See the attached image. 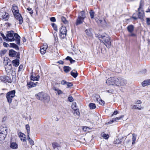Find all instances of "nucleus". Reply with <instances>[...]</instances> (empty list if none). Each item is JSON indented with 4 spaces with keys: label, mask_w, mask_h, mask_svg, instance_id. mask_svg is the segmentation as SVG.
I'll use <instances>...</instances> for the list:
<instances>
[{
    "label": "nucleus",
    "mask_w": 150,
    "mask_h": 150,
    "mask_svg": "<svg viewBox=\"0 0 150 150\" xmlns=\"http://www.w3.org/2000/svg\"><path fill=\"white\" fill-rule=\"evenodd\" d=\"M9 55L10 56L14 57L16 54V52L13 50H11L9 52Z\"/></svg>",
    "instance_id": "20"
},
{
    "label": "nucleus",
    "mask_w": 150,
    "mask_h": 150,
    "mask_svg": "<svg viewBox=\"0 0 150 150\" xmlns=\"http://www.w3.org/2000/svg\"><path fill=\"white\" fill-rule=\"evenodd\" d=\"M70 62L71 63H73V62H75V61L74 60L72 59L71 58V60H70Z\"/></svg>",
    "instance_id": "64"
},
{
    "label": "nucleus",
    "mask_w": 150,
    "mask_h": 150,
    "mask_svg": "<svg viewBox=\"0 0 150 150\" xmlns=\"http://www.w3.org/2000/svg\"><path fill=\"white\" fill-rule=\"evenodd\" d=\"M106 83L109 85L120 87L125 86L127 83V81L120 77H112L108 79L106 81Z\"/></svg>",
    "instance_id": "1"
},
{
    "label": "nucleus",
    "mask_w": 150,
    "mask_h": 150,
    "mask_svg": "<svg viewBox=\"0 0 150 150\" xmlns=\"http://www.w3.org/2000/svg\"><path fill=\"white\" fill-rule=\"evenodd\" d=\"M61 33L60 36L63 38L66 37L67 34V29L65 27L62 26L60 30Z\"/></svg>",
    "instance_id": "7"
},
{
    "label": "nucleus",
    "mask_w": 150,
    "mask_h": 150,
    "mask_svg": "<svg viewBox=\"0 0 150 150\" xmlns=\"http://www.w3.org/2000/svg\"><path fill=\"white\" fill-rule=\"evenodd\" d=\"M12 10L15 18L19 21V23L21 24L23 22V18L19 13V10L17 6L13 5L12 8Z\"/></svg>",
    "instance_id": "3"
},
{
    "label": "nucleus",
    "mask_w": 150,
    "mask_h": 150,
    "mask_svg": "<svg viewBox=\"0 0 150 150\" xmlns=\"http://www.w3.org/2000/svg\"><path fill=\"white\" fill-rule=\"evenodd\" d=\"M64 71L66 73L69 72L71 69V68L68 66H65L64 67Z\"/></svg>",
    "instance_id": "32"
},
{
    "label": "nucleus",
    "mask_w": 150,
    "mask_h": 150,
    "mask_svg": "<svg viewBox=\"0 0 150 150\" xmlns=\"http://www.w3.org/2000/svg\"><path fill=\"white\" fill-rule=\"evenodd\" d=\"M7 134V133L0 132V143L4 141Z\"/></svg>",
    "instance_id": "13"
},
{
    "label": "nucleus",
    "mask_w": 150,
    "mask_h": 150,
    "mask_svg": "<svg viewBox=\"0 0 150 150\" xmlns=\"http://www.w3.org/2000/svg\"><path fill=\"white\" fill-rule=\"evenodd\" d=\"M113 91L112 90H108V91H107V93H113L112 92Z\"/></svg>",
    "instance_id": "63"
},
{
    "label": "nucleus",
    "mask_w": 150,
    "mask_h": 150,
    "mask_svg": "<svg viewBox=\"0 0 150 150\" xmlns=\"http://www.w3.org/2000/svg\"><path fill=\"white\" fill-rule=\"evenodd\" d=\"M122 117H123V116H122L121 117H117L113 118L111 122H108V124H111L114 122L116 121V120H119Z\"/></svg>",
    "instance_id": "31"
},
{
    "label": "nucleus",
    "mask_w": 150,
    "mask_h": 150,
    "mask_svg": "<svg viewBox=\"0 0 150 150\" xmlns=\"http://www.w3.org/2000/svg\"><path fill=\"white\" fill-rule=\"evenodd\" d=\"M85 32L89 36L91 35V32L89 30H85Z\"/></svg>",
    "instance_id": "43"
},
{
    "label": "nucleus",
    "mask_w": 150,
    "mask_h": 150,
    "mask_svg": "<svg viewBox=\"0 0 150 150\" xmlns=\"http://www.w3.org/2000/svg\"><path fill=\"white\" fill-rule=\"evenodd\" d=\"M52 146L54 149H58L60 147L59 144L56 142H53L52 144Z\"/></svg>",
    "instance_id": "26"
},
{
    "label": "nucleus",
    "mask_w": 150,
    "mask_h": 150,
    "mask_svg": "<svg viewBox=\"0 0 150 150\" xmlns=\"http://www.w3.org/2000/svg\"><path fill=\"white\" fill-rule=\"evenodd\" d=\"M28 140L29 141L30 143L32 146L34 144V142L32 140L30 139L29 137V135L28 134Z\"/></svg>",
    "instance_id": "35"
},
{
    "label": "nucleus",
    "mask_w": 150,
    "mask_h": 150,
    "mask_svg": "<svg viewBox=\"0 0 150 150\" xmlns=\"http://www.w3.org/2000/svg\"><path fill=\"white\" fill-rule=\"evenodd\" d=\"M83 18H80V17H78L76 22V25H78L81 24H82L83 21L84 19Z\"/></svg>",
    "instance_id": "17"
},
{
    "label": "nucleus",
    "mask_w": 150,
    "mask_h": 150,
    "mask_svg": "<svg viewBox=\"0 0 150 150\" xmlns=\"http://www.w3.org/2000/svg\"><path fill=\"white\" fill-rule=\"evenodd\" d=\"M1 36H2V37H3V39L4 40H6V37L2 33H1Z\"/></svg>",
    "instance_id": "58"
},
{
    "label": "nucleus",
    "mask_w": 150,
    "mask_h": 150,
    "mask_svg": "<svg viewBox=\"0 0 150 150\" xmlns=\"http://www.w3.org/2000/svg\"><path fill=\"white\" fill-rule=\"evenodd\" d=\"M6 51L5 50H2L0 51V55L1 56L4 55L6 52Z\"/></svg>",
    "instance_id": "39"
},
{
    "label": "nucleus",
    "mask_w": 150,
    "mask_h": 150,
    "mask_svg": "<svg viewBox=\"0 0 150 150\" xmlns=\"http://www.w3.org/2000/svg\"><path fill=\"white\" fill-rule=\"evenodd\" d=\"M52 26L53 27L54 29L56 31L57 30V28L56 25L54 23H53L52 24Z\"/></svg>",
    "instance_id": "42"
},
{
    "label": "nucleus",
    "mask_w": 150,
    "mask_h": 150,
    "mask_svg": "<svg viewBox=\"0 0 150 150\" xmlns=\"http://www.w3.org/2000/svg\"><path fill=\"white\" fill-rule=\"evenodd\" d=\"M57 63H58L59 64H64V62L62 60H60L59 61L57 62Z\"/></svg>",
    "instance_id": "59"
},
{
    "label": "nucleus",
    "mask_w": 150,
    "mask_h": 150,
    "mask_svg": "<svg viewBox=\"0 0 150 150\" xmlns=\"http://www.w3.org/2000/svg\"><path fill=\"white\" fill-rule=\"evenodd\" d=\"M15 96V94H6V97L7 101L9 103H11L12 98Z\"/></svg>",
    "instance_id": "15"
},
{
    "label": "nucleus",
    "mask_w": 150,
    "mask_h": 150,
    "mask_svg": "<svg viewBox=\"0 0 150 150\" xmlns=\"http://www.w3.org/2000/svg\"><path fill=\"white\" fill-rule=\"evenodd\" d=\"M118 112L117 111H115L112 115H116L117 114Z\"/></svg>",
    "instance_id": "61"
},
{
    "label": "nucleus",
    "mask_w": 150,
    "mask_h": 150,
    "mask_svg": "<svg viewBox=\"0 0 150 150\" xmlns=\"http://www.w3.org/2000/svg\"><path fill=\"white\" fill-rule=\"evenodd\" d=\"M15 93L16 91L15 90H13L8 92L7 93V94H15Z\"/></svg>",
    "instance_id": "50"
},
{
    "label": "nucleus",
    "mask_w": 150,
    "mask_h": 150,
    "mask_svg": "<svg viewBox=\"0 0 150 150\" xmlns=\"http://www.w3.org/2000/svg\"><path fill=\"white\" fill-rule=\"evenodd\" d=\"M37 83H38L37 82L35 83L32 82H30L28 83L27 85L29 88H31L35 86Z\"/></svg>",
    "instance_id": "22"
},
{
    "label": "nucleus",
    "mask_w": 150,
    "mask_h": 150,
    "mask_svg": "<svg viewBox=\"0 0 150 150\" xmlns=\"http://www.w3.org/2000/svg\"><path fill=\"white\" fill-rule=\"evenodd\" d=\"M76 103H74L72 105L71 107L74 110V109H76Z\"/></svg>",
    "instance_id": "48"
},
{
    "label": "nucleus",
    "mask_w": 150,
    "mask_h": 150,
    "mask_svg": "<svg viewBox=\"0 0 150 150\" xmlns=\"http://www.w3.org/2000/svg\"><path fill=\"white\" fill-rule=\"evenodd\" d=\"M26 128L27 130L28 134H29L30 133V127L29 125H26Z\"/></svg>",
    "instance_id": "40"
},
{
    "label": "nucleus",
    "mask_w": 150,
    "mask_h": 150,
    "mask_svg": "<svg viewBox=\"0 0 150 150\" xmlns=\"http://www.w3.org/2000/svg\"><path fill=\"white\" fill-rule=\"evenodd\" d=\"M88 106L90 109H94L96 108L95 104L93 103H90L89 104Z\"/></svg>",
    "instance_id": "29"
},
{
    "label": "nucleus",
    "mask_w": 150,
    "mask_h": 150,
    "mask_svg": "<svg viewBox=\"0 0 150 150\" xmlns=\"http://www.w3.org/2000/svg\"><path fill=\"white\" fill-rule=\"evenodd\" d=\"M142 6L140 3V6L138 8V17L139 18H142L144 16V12L142 9Z\"/></svg>",
    "instance_id": "8"
},
{
    "label": "nucleus",
    "mask_w": 150,
    "mask_h": 150,
    "mask_svg": "<svg viewBox=\"0 0 150 150\" xmlns=\"http://www.w3.org/2000/svg\"><path fill=\"white\" fill-rule=\"evenodd\" d=\"M8 128L5 125H1L0 127V132L7 133Z\"/></svg>",
    "instance_id": "11"
},
{
    "label": "nucleus",
    "mask_w": 150,
    "mask_h": 150,
    "mask_svg": "<svg viewBox=\"0 0 150 150\" xmlns=\"http://www.w3.org/2000/svg\"><path fill=\"white\" fill-rule=\"evenodd\" d=\"M40 78V76H34L33 75H32L30 77L31 80L33 81H38Z\"/></svg>",
    "instance_id": "23"
},
{
    "label": "nucleus",
    "mask_w": 150,
    "mask_h": 150,
    "mask_svg": "<svg viewBox=\"0 0 150 150\" xmlns=\"http://www.w3.org/2000/svg\"><path fill=\"white\" fill-rule=\"evenodd\" d=\"M11 47L13 48H16L17 47V45L14 43H10Z\"/></svg>",
    "instance_id": "47"
},
{
    "label": "nucleus",
    "mask_w": 150,
    "mask_h": 150,
    "mask_svg": "<svg viewBox=\"0 0 150 150\" xmlns=\"http://www.w3.org/2000/svg\"><path fill=\"white\" fill-rule=\"evenodd\" d=\"M67 82L65 80H63L61 82V84L62 85H66Z\"/></svg>",
    "instance_id": "52"
},
{
    "label": "nucleus",
    "mask_w": 150,
    "mask_h": 150,
    "mask_svg": "<svg viewBox=\"0 0 150 150\" xmlns=\"http://www.w3.org/2000/svg\"><path fill=\"white\" fill-rule=\"evenodd\" d=\"M18 135L22 141L25 142L26 140L25 137V135L23 133L21 132H19Z\"/></svg>",
    "instance_id": "14"
},
{
    "label": "nucleus",
    "mask_w": 150,
    "mask_h": 150,
    "mask_svg": "<svg viewBox=\"0 0 150 150\" xmlns=\"http://www.w3.org/2000/svg\"><path fill=\"white\" fill-rule=\"evenodd\" d=\"M132 108V109H138L139 110H140L143 108L142 107L139 108L138 107H137V105H134L133 106Z\"/></svg>",
    "instance_id": "38"
},
{
    "label": "nucleus",
    "mask_w": 150,
    "mask_h": 150,
    "mask_svg": "<svg viewBox=\"0 0 150 150\" xmlns=\"http://www.w3.org/2000/svg\"><path fill=\"white\" fill-rule=\"evenodd\" d=\"M53 89L56 91L55 93L57 94H61L62 93V91L61 90L58 88H56L55 87L53 88Z\"/></svg>",
    "instance_id": "34"
},
{
    "label": "nucleus",
    "mask_w": 150,
    "mask_h": 150,
    "mask_svg": "<svg viewBox=\"0 0 150 150\" xmlns=\"http://www.w3.org/2000/svg\"><path fill=\"white\" fill-rule=\"evenodd\" d=\"M50 20L53 22H55L56 21V19L54 17H52L50 18Z\"/></svg>",
    "instance_id": "51"
},
{
    "label": "nucleus",
    "mask_w": 150,
    "mask_h": 150,
    "mask_svg": "<svg viewBox=\"0 0 150 150\" xmlns=\"http://www.w3.org/2000/svg\"><path fill=\"white\" fill-rule=\"evenodd\" d=\"M6 36V40L11 42L15 40V38L17 44L19 45L20 44V37L17 33H14L13 31H10L8 32Z\"/></svg>",
    "instance_id": "2"
},
{
    "label": "nucleus",
    "mask_w": 150,
    "mask_h": 150,
    "mask_svg": "<svg viewBox=\"0 0 150 150\" xmlns=\"http://www.w3.org/2000/svg\"><path fill=\"white\" fill-rule=\"evenodd\" d=\"M62 21L65 24H68V21L66 20L65 18L64 17H62L61 18Z\"/></svg>",
    "instance_id": "36"
},
{
    "label": "nucleus",
    "mask_w": 150,
    "mask_h": 150,
    "mask_svg": "<svg viewBox=\"0 0 150 150\" xmlns=\"http://www.w3.org/2000/svg\"><path fill=\"white\" fill-rule=\"evenodd\" d=\"M11 64V63L10 60L8 57H4V64L5 66Z\"/></svg>",
    "instance_id": "16"
},
{
    "label": "nucleus",
    "mask_w": 150,
    "mask_h": 150,
    "mask_svg": "<svg viewBox=\"0 0 150 150\" xmlns=\"http://www.w3.org/2000/svg\"><path fill=\"white\" fill-rule=\"evenodd\" d=\"M1 79L2 81L4 82L11 83V79L9 77L6 76H1Z\"/></svg>",
    "instance_id": "9"
},
{
    "label": "nucleus",
    "mask_w": 150,
    "mask_h": 150,
    "mask_svg": "<svg viewBox=\"0 0 150 150\" xmlns=\"http://www.w3.org/2000/svg\"><path fill=\"white\" fill-rule=\"evenodd\" d=\"M71 75L74 78H76L78 75V74L76 70H74L71 72Z\"/></svg>",
    "instance_id": "27"
},
{
    "label": "nucleus",
    "mask_w": 150,
    "mask_h": 150,
    "mask_svg": "<svg viewBox=\"0 0 150 150\" xmlns=\"http://www.w3.org/2000/svg\"><path fill=\"white\" fill-rule=\"evenodd\" d=\"M4 46L6 47H8L9 46V45L6 42H4L3 43Z\"/></svg>",
    "instance_id": "55"
},
{
    "label": "nucleus",
    "mask_w": 150,
    "mask_h": 150,
    "mask_svg": "<svg viewBox=\"0 0 150 150\" xmlns=\"http://www.w3.org/2000/svg\"><path fill=\"white\" fill-rule=\"evenodd\" d=\"M90 15L91 18H93L94 16V12L93 11H91L90 12Z\"/></svg>",
    "instance_id": "46"
},
{
    "label": "nucleus",
    "mask_w": 150,
    "mask_h": 150,
    "mask_svg": "<svg viewBox=\"0 0 150 150\" xmlns=\"http://www.w3.org/2000/svg\"><path fill=\"white\" fill-rule=\"evenodd\" d=\"M95 20L98 23H100L102 21L101 20L98 19L97 18H96Z\"/></svg>",
    "instance_id": "53"
},
{
    "label": "nucleus",
    "mask_w": 150,
    "mask_h": 150,
    "mask_svg": "<svg viewBox=\"0 0 150 150\" xmlns=\"http://www.w3.org/2000/svg\"><path fill=\"white\" fill-rule=\"evenodd\" d=\"M141 103H142V102L141 100H138L136 102V103H137V104H139Z\"/></svg>",
    "instance_id": "62"
},
{
    "label": "nucleus",
    "mask_w": 150,
    "mask_h": 150,
    "mask_svg": "<svg viewBox=\"0 0 150 150\" xmlns=\"http://www.w3.org/2000/svg\"><path fill=\"white\" fill-rule=\"evenodd\" d=\"M10 146L11 148L15 149L18 148V145L16 142H13L11 143Z\"/></svg>",
    "instance_id": "25"
},
{
    "label": "nucleus",
    "mask_w": 150,
    "mask_h": 150,
    "mask_svg": "<svg viewBox=\"0 0 150 150\" xmlns=\"http://www.w3.org/2000/svg\"><path fill=\"white\" fill-rule=\"evenodd\" d=\"M0 18L5 20H6L8 18V13L5 12L0 13Z\"/></svg>",
    "instance_id": "10"
},
{
    "label": "nucleus",
    "mask_w": 150,
    "mask_h": 150,
    "mask_svg": "<svg viewBox=\"0 0 150 150\" xmlns=\"http://www.w3.org/2000/svg\"><path fill=\"white\" fill-rule=\"evenodd\" d=\"M102 136L105 139H107L109 138V135L108 134H102Z\"/></svg>",
    "instance_id": "41"
},
{
    "label": "nucleus",
    "mask_w": 150,
    "mask_h": 150,
    "mask_svg": "<svg viewBox=\"0 0 150 150\" xmlns=\"http://www.w3.org/2000/svg\"><path fill=\"white\" fill-rule=\"evenodd\" d=\"M99 39L108 48L111 46V42L110 38L108 35L106 34H103L99 37Z\"/></svg>",
    "instance_id": "4"
},
{
    "label": "nucleus",
    "mask_w": 150,
    "mask_h": 150,
    "mask_svg": "<svg viewBox=\"0 0 150 150\" xmlns=\"http://www.w3.org/2000/svg\"><path fill=\"white\" fill-rule=\"evenodd\" d=\"M72 84L71 83H68L67 82L65 86H66V87L69 88L70 86H72Z\"/></svg>",
    "instance_id": "45"
},
{
    "label": "nucleus",
    "mask_w": 150,
    "mask_h": 150,
    "mask_svg": "<svg viewBox=\"0 0 150 150\" xmlns=\"http://www.w3.org/2000/svg\"><path fill=\"white\" fill-rule=\"evenodd\" d=\"M27 10L29 12V13L30 14H32L33 13V11L31 8H28L27 9Z\"/></svg>",
    "instance_id": "49"
},
{
    "label": "nucleus",
    "mask_w": 150,
    "mask_h": 150,
    "mask_svg": "<svg viewBox=\"0 0 150 150\" xmlns=\"http://www.w3.org/2000/svg\"><path fill=\"white\" fill-rule=\"evenodd\" d=\"M12 63L13 65L16 67H18L19 64V61L18 59H15L12 61Z\"/></svg>",
    "instance_id": "24"
},
{
    "label": "nucleus",
    "mask_w": 150,
    "mask_h": 150,
    "mask_svg": "<svg viewBox=\"0 0 150 150\" xmlns=\"http://www.w3.org/2000/svg\"><path fill=\"white\" fill-rule=\"evenodd\" d=\"M142 85L143 87L150 85V79L144 80L142 83Z\"/></svg>",
    "instance_id": "18"
},
{
    "label": "nucleus",
    "mask_w": 150,
    "mask_h": 150,
    "mask_svg": "<svg viewBox=\"0 0 150 150\" xmlns=\"http://www.w3.org/2000/svg\"><path fill=\"white\" fill-rule=\"evenodd\" d=\"M134 26L132 25H129L127 27V30L130 33H131L134 30Z\"/></svg>",
    "instance_id": "28"
},
{
    "label": "nucleus",
    "mask_w": 150,
    "mask_h": 150,
    "mask_svg": "<svg viewBox=\"0 0 150 150\" xmlns=\"http://www.w3.org/2000/svg\"><path fill=\"white\" fill-rule=\"evenodd\" d=\"M137 135L136 134L134 133L132 134V144H134L135 143V142L136 140V137Z\"/></svg>",
    "instance_id": "30"
},
{
    "label": "nucleus",
    "mask_w": 150,
    "mask_h": 150,
    "mask_svg": "<svg viewBox=\"0 0 150 150\" xmlns=\"http://www.w3.org/2000/svg\"><path fill=\"white\" fill-rule=\"evenodd\" d=\"M23 68V66L21 65H20L19 67L18 71H21Z\"/></svg>",
    "instance_id": "57"
},
{
    "label": "nucleus",
    "mask_w": 150,
    "mask_h": 150,
    "mask_svg": "<svg viewBox=\"0 0 150 150\" xmlns=\"http://www.w3.org/2000/svg\"><path fill=\"white\" fill-rule=\"evenodd\" d=\"M36 97L38 100H44L45 102H48L50 100V97L47 94H36Z\"/></svg>",
    "instance_id": "5"
},
{
    "label": "nucleus",
    "mask_w": 150,
    "mask_h": 150,
    "mask_svg": "<svg viewBox=\"0 0 150 150\" xmlns=\"http://www.w3.org/2000/svg\"><path fill=\"white\" fill-rule=\"evenodd\" d=\"M74 115L79 116L80 114L79 110L78 109H74Z\"/></svg>",
    "instance_id": "33"
},
{
    "label": "nucleus",
    "mask_w": 150,
    "mask_h": 150,
    "mask_svg": "<svg viewBox=\"0 0 150 150\" xmlns=\"http://www.w3.org/2000/svg\"><path fill=\"white\" fill-rule=\"evenodd\" d=\"M146 23L148 25L150 24V18H146Z\"/></svg>",
    "instance_id": "54"
},
{
    "label": "nucleus",
    "mask_w": 150,
    "mask_h": 150,
    "mask_svg": "<svg viewBox=\"0 0 150 150\" xmlns=\"http://www.w3.org/2000/svg\"><path fill=\"white\" fill-rule=\"evenodd\" d=\"M68 101L70 102H72L74 100V99L71 96H69L68 98Z\"/></svg>",
    "instance_id": "44"
},
{
    "label": "nucleus",
    "mask_w": 150,
    "mask_h": 150,
    "mask_svg": "<svg viewBox=\"0 0 150 150\" xmlns=\"http://www.w3.org/2000/svg\"><path fill=\"white\" fill-rule=\"evenodd\" d=\"M78 17L81 18H83L84 19L86 18L85 12L83 11L80 12L79 13Z\"/></svg>",
    "instance_id": "21"
},
{
    "label": "nucleus",
    "mask_w": 150,
    "mask_h": 150,
    "mask_svg": "<svg viewBox=\"0 0 150 150\" xmlns=\"http://www.w3.org/2000/svg\"><path fill=\"white\" fill-rule=\"evenodd\" d=\"M93 97L94 101L97 102L101 105L104 104V101L100 98L99 94H94Z\"/></svg>",
    "instance_id": "6"
},
{
    "label": "nucleus",
    "mask_w": 150,
    "mask_h": 150,
    "mask_svg": "<svg viewBox=\"0 0 150 150\" xmlns=\"http://www.w3.org/2000/svg\"><path fill=\"white\" fill-rule=\"evenodd\" d=\"M71 57L69 56H68L66 58V59L67 60H69L70 61V60H71Z\"/></svg>",
    "instance_id": "60"
},
{
    "label": "nucleus",
    "mask_w": 150,
    "mask_h": 150,
    "mask_svg": "<svg viewBox=\"0 0 150 150\" xmlns=\"http://www.w3.org/2000/svg\"><path fill=\"white\" fill-rule=\"evenodd\" d=\"M48 46L46 44H44L40 49V52L41 54H45L46 52Z\"/></svg>",
    "instance_id": "12"
},
{
    "label": "nucleus",
    "mask_w": 150,
    "mask_h": 150,
    "mask_svg": "<svg viewBox=\"0 0 150 150\" xmlns=\"http://www.w3.org/2000/svg\"><path fill=\"white\" fill-rule=\"evenodd\" d=\"M131 33L129 35V36H132V37H135L136 36V35L134 33Z\"/></svg>",
    "instance_id": "56"
},
{
    "label": "nucleus",
    "mask_w": 150,
    "mask_h": 150,
    "mask_svg": "<svg viewBox=\"0 0 150 150\" xmlns=\"http://www.w3.org/2000/svg\"><path fill=\"white\" fill-rule=\"evenodd\" d=\"M83 129L84 131L86 132H89L90 129L89 127L86 126L83 127Z\"/></svg>",
    "instance_id": "37"
},
{
    "label": "nucleus",
    "mask_w": 150,
    "mask_h": 150,
    "mask_svg": "<svg viewBox=\"0 0 150 150\" xmlns=\"http://www.w3.org/2000/svg\"><path fill=\"white\" fill-rule=\"evenodd\" d=\"M6 66L5 69L7 73H10L11 72L12 69V65L11 64H8L7 66Z\"/></svg>",
    "instance_id": "19"
}]
</instances>
